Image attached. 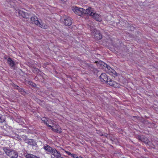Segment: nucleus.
<instances>
[{
  "mask_svg": "<svg viewBox=\"0 0 158 158\" xmlns=\"http://www.w3.org/2000/svg\"><path fill=\"white\" fill-rule=\"evenodd\" d=\"M16 12V13H18V14L19 16L20 17H22L26 18H28L27 14L22 10H17Z\"/></svg>",
  "mask_w": 158,
  "mask_h": 158,
  "instance_id": "6e6552de",
  "label": "nucleus"
},
{
  "mask_svg": "<svg viewBox=\"0 0 158 158\" xmlns=\"http://www.w3.org/2000/svg\"><path fill=\"white\" fill-rule=\"evenodd\" d=\"M31 20L32 23H34L42 28L46 29L48 27V26L45 24L40 22L38 20V18L35 16L31 17Z\"/></svg>",
  "mask_w": 158,
  "mask_h": 158,
  "instance_id": "7ed1b4c3",
  "label": "nucleus"
},
{
  "mask_svg": "<svg viewBox=\"0 0 158 158\" xmlns=\"http://www.w3.org/2000/svg\"><path fill=\"white\" fill-rule=\"evenodd\" d=\"M90 31H91L92 35L94 36V37L98 40L101 39L102 38V35L100 34V32L95 29L93 25H89Z\"/></svg>",
  "mask_w": 158,
  "mask_h": 158,
  "instance_id": "39448f33",
  "label": "nucleus"
},
{
  "mask_svg": "<svg viewBox=\"0 0 158 158\" xmlns=\"http://www.w3.org/2000/svg\"><path fill=\"white\" fill-rule=\"evenodd\" d=\"M11 1H12V2L13 1L12 0H9V1H7V3L8 4H7V5L8 6H9V5L12 6L13 5V4L12 3V2H11Z\"/></svg>",
  "mask_w": 158,
  "mask_h": 158,
  "instance_id": "4be33fe9",
  "label": "nucleus"
},
{
  "mask_svg": "<svg viewBox=\"0 0 158 158\" xmlns=\"http://www.w3.org/2000/svg\"><path fill=\"white\" fill-rule=\"evenodd\" d=\"M89 10H90V11H89V13H88V15L90 16L92 18L97 21L100 22L102 21V17L100 15L94 12L93 9L89 7Z\"/></svg>",
  "mask_w": 158,
  "mask_h": 158,
  "instance_id": "20e7f679",
  "label": "nucleus"
},
{
  "mask_svg": "<svg viewBox=\"0 0 158 158\" xmlns=\"http://www.w3.org/2000/svg\"><path fill=\"white\" fill-rule=\"evenodd\" d=\"M105 67H106L107 69L109 71L108 72L109 73L113 74L114 75L116 73V72L107 64V66Z\"/></svg>",
  "mask_w": 158,
  "mask_h": 158,
  "instance_id": "ddd939ff",
  "label": "nucleus"
},
{
  "mask_svg": "<svg viewBox=\"0 0 158 158\" xmlns=\"http://www.w3.org/2000/svg\"><path fill=\"white\" fill-rule=\"evenodd\" d=\"M8 63L11 67H13L15 65V62L13 61L10 58H9L7 60Z\"/></svg>",
  "mask_w": 158,
  "mask_h": 158,
  "instance_id": "dca6fc26",
  "label": "nucleus"
},
{
  "mask_svg": "<svg viewBox=\"0 0 158 158\" xmlns=\"http://www.w3.org/2000/svg\"><path fill=\"white\" fill-rule=\"evenodd\" d=\"M42 121L44 123L47 125L48 127H53V126H51V125H49V123H48V120L46 118L44 117L42 118Z\"/></svg>",
  "mask_w": 158,
  "mask_h": 158,
  "instance_id": "2eb2a0df",
  "label": "nucleus"
},
{
  "mask_svg": "<svg viewBox=\"0 0 158 158\" xmlns=\"http://www.w3.org/2000/svg\"><path fill=\"white\" fill-rule=\"evenodd\" d=\"M5 121L4 119L0 115V123H2Z\"/></svg>",
  "mask_w": 158,
  "mask_h": 158,
  "instance_id": "5701e85b",
  "label": "nucleus"
},
{
  "mask_svg": "<svg viewBox=\"0 0 158 158\" xmlns=\"http://www.w3.org/2000/svg\"><path fill=\"white\" fill-rule=\"evenodd\" d=\"M30 84L33 86V87H35V84L34 83H33L32 82H30Z\"/></svg>",
  "mask_w": 158,
  "mask_h": 158,
  "instance_id": "a878e982",
  "label": "nucleus"
},
{
  "mask_svg": "<svg viewBox=\"0 0 158 158\" xmlns=\"http://www.w3.org/2000/svg\"><path fill=\"white\" fill-rule=\"evenodd\" d=\"M72 10L76 14L79 16H81L83 14L88 15V13H89V11H90V10H89V7L85 10L82 8H79L76 6H73L72 7Z\"/></svg>",
  "mask_w": 158,
  "mask_h": 158,
  "instance_id": "f257e3e1",
  "label": "nucleus"
},
{
  "mask_svg": "<svg viewBox=\"0 0 158 158\" xmlns=\"http://www.w3.org/2000/svg\"><path fill=\"white\" fill-rule=\"evenodd\" d=\"M139 140L146 143L147 144H148L149 143H150V141L148 140V139L147 138H144L143 136H140L139 137Z\"/></svg>",
  "mask_w": 158,
  "mask_h": 158,
  "instance_id": "4468645a",
  "label": "nucleus"
},
{
  "mask_svg": "<svg viewBox=\"0 0 158 158\" xmlns=\"http://www.w3.org/2000/svg\"><path fill=\"white\" fill-rule=\"evenodd\" d=\"M48 123H49V125H51V126H53L54 125V121H52L51 120L48 119Z\"/></svg>",
  "mask_w": 158,
  "mask_h": 158,
  "instance_id": "412c9836",
  "label": "nucleus"
},
{
  "mask_svg": "<svg viewBox=\"0 0 158 158\" xmlns=\"http://www.w3.org/2000/svg\"><path fill=\"white\" fill-rule=\"evenodd\" d=\"M44 148L45 151L48 154H51L52 152H53L55 148H53L51 147L48 145H46L44 146Z\"/></svg>",
  "mask_w": 158,
  "mask_h": 158,
  "instance_id": "9b49d317",
  "label": "nucleus"
},
{
  "mask_svg": "<svg viewBox=\"0 0 158 158\" xmlns=\"http://www.w3.org/2000/svg\"><path fill=\"white\" fill-rule=\"evenodd\" d=\"M3 149L6 154L10 157L17 158L18 157V153L15 151L7 147H4Z\"/></svg>",
  "mask_w": 158,
  "mask_h": 158,
  "instance_id": "f03ea898",
  "label": "nucleus"
},
{
  "mask_svg": "<svg viewBox=\"0 0 158 158\" xmlns=\"http://www.w3.org/2000/svg\"><path fill=\"white\" fill-rule=\"evenodd\" d=\"M18 90L22 94L24 95L25 94V92L24 91V90L22 88L19 87Z\"/></svg>",
  "mask_w": 158,
  "mask_h": 158,
  "instance_id": "aec40b11",
  "label": "nucleus"
},
{
  "mask_svg": "<svg viewBox=\"0 0 158 158\" xmlns=\"http://www.w3.org/2000/svg\"><path fill=\"white\" fill-rule=\"evenodd\" d=\"M72 156L73 158H76V157L77 156L76 154H73V155H72Z\"/></svg>",
  "mask_w": 158,
  "mask_h": 158,
  "instance_id": "393cba45",
  "label": "nucleus"
},
{
  "mask_svg": "<svg viewBox=\"0 0 158 158\" xmlns=\"http://www.w3.org/2000/svg\"><path fill=\"white\" fill-rule=\"evenodd\" d=\"M81 156H80L79 157H78V156L76 157V158H81Z\"/></svg>",
  "mask_w": 158,
  "mask_h": 158,
  "instance_id": "c85d7f7f",
  "label": "nucleus"
},
{
  "mask_svg": "<svg viewBox=\"0 0 158 158\" xmlns=\"http://www.w3.org/2000/svg\"><path fill=\"white\" fill-rule=\"evenodd\" d=\"M100 66H104V67L107 66V64L102 61H100L98 64Z\"/></svg>",
  "mask_w": 158,
  "mask_h": 158,
  "instance_id": "6ab92c4d",
  "label": "nucleus"
},
{
  "mask_svg": "<svg viewBox=\"0 0 158 158\" xmlns=\"http://www.w3.org/2000/svg\"><path fill=\"white\" fill-rule=\"evenodd\" d=\"M13 86L14 87L15 89H17L18 90L19 88V87L17 85H13Z\"/></svg>",
  "mask_w": 158,
  "mask_h": 158,
  "instance_id": "b1692460",
  "label": "nucleus"
},
{
  "mask_svg": "<svg viewBox=\"0 0 158 158\" xmlns=\"http://www.w3.org/2000/svg\"><path fill=\"white\" fill-rule=\"evenodd\" d=\"M53 127H51L52 128V129L54 131L56 132H58V129L59 128V126L57 125H55V124L53 125Z\"/></svg>",
  "mask_w": 158,
  "mask_h": 158,
  "instance_id": "a211bd4d",
  "label": "nucleus"
},
{
  "mask_svg": "<svg viewBox=\"0 0 158 158\" xmlns=\"http://www.w3.org/2000/svg\"><path fill=\"white\" fill-rule=\"evenodd\" d=\"M81 158H82V157H81Z\"/></svg>",
  "mask_w": 158,
  "mask_h": 158,
  "instance_id": "7c9ffc66",
  "label": "nucleus"
},
{
  "mask_svg": "<svg viewBox=\"0 0 158 158\" xmlns=\"http://www.w3.org/2000/svg\"><path fill=\"white\" fill-rule=\"evenodd\" d=\"M100 81L103 83H106L109 80L107 75L105 73H102L99 77Z\"/></svg>",
  "mask_w": 158,
  "mask_h": 158,
  "instance_id": "1a4fd4ad",
  "label": "nucleus"
},
{
  "mask_svg": "<svg viewBox=\"0 0 158 158\" xmlns=\"http://www.w3.org/2000/svg\"><path fill=\"white\" fill-rule=\"evenodd\" d=\"M0 158H4V157H3V156L1 154L0 155Z\"/></svg>",
  "mask_w": 158,
  "mask_h": 158,
  "instance_id": "cd10ccee",
  "label": "nucleus"
},
{
  "mask_svg": "<svg viewBox=\"0 0 158 158\" xmlns=\"http://www.w3.org/2000/svg\"><path fill=\"white\" fill-rule=\"evenodd\" d=\"M39 70L38 69H37V70H36V71H37V72H39Z\"/></svg>",
  "mask_w": 158,
  "mask_h": 158,
  "instance_id": "c756f323",
  "label": "nucleus"
},
{
  "mask_svg": "<svg viewBox=\"0 0 158 158\" xmlns=\"http://www.w3.org/2000/svg\"><path fill=\"white\" fill-rule=\"evenodd\" d=\"M67 154L69 155H70L71 156L73 155V154L72 153H71L70 152H67Z\"/></svg>",
  "mask_w": 158,
  "mask_h": 158,
  "instance_id": "bb28decb",
  "label": "nucleus"
},
{
  "mask_svg": "<svg viewBox=\"0 0 158 158\" xmlns=\"http://www.w3.org/2000/svg\"><path fill=\"white\" fill-rule=\"evenodd\" d=\"M64 24L67 26L70 25L72 23V20L71 18L65 16L64 17Z\"/></svg>",
  "mask_w": 158,
  "mask_h": 158,
  "instance_id": "423d86ee",
  "label": "nucleus"
},
{
  "mask_svg": "<svg viewBox=\"0 0 158 158\" xmlns=\"http://www.w3.org/2000/svg\"><path fill=\"white\" fill-rule=\"evenodd\" d=\"M106 83L109 85L114 87L116 88L119 87V85L118 84L110 79H109V80H108V81Z\"/></svg>",
  "mask_w": 158,
  "mask_h": 158,
  "instance_id": "9d476101",
  "label": "nucleus"
},
{
  "mask_svg": "<svg viewBox=\"0 0 158 158\" xmlns=\"http://www.w3.org/2000/svg\"><path fill=\"white\" fill-rule=\"evenodd\" d=\"M23 140L25 141L26 143H28L29 145H32L34 146L36 145L35 142L33 139L25 138L24 139H23Z\"/></svg>",
  "mask_w": 158,
  "mask_h": 158,
  "instance_id": "f8f14e48",
  "label": "nucleus"
},
{
  "mask_svg": "<svg viewBox=\"0 0 158 158\" xmlns=\"http://www.w3.org/2000/svg\"><path fill=\"white\" fill-rule=\"evenodd\" d=\"M25 157L26 158H39L36 156L30 154H27L26 155Z\"/></svg>",
  "mask_w": 158,
  "mask_h": 158,
  "instance_id": "f3484780",
  "label": "nucleus"
},
{
  "mask_svg": "<svg viewBox=\"0 0 158 158\" xmlns=\"http://www.w3.org/2000/svg\"><path fill=\"white\" fill-rule=\"evenodd\" d=\"M51 157L52 158H59L61 156V154L59 152L57 151L55 149L51 153Z\"/></svg>",
  "mask_w": 158,
  "mask_h": 158,
  "instance_id": "0eeeda50",
  "label": "nucleus"
}]
</instances>
